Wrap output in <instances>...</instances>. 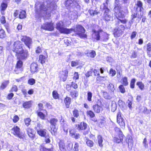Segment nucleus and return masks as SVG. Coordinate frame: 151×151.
<instances>
[{"instance_id":"obj_1","label":"nucleus","mask_w":151,"mask_h":151,"mask_svg":"<svg viewBox=\"0 0 151 151\" xmlns=\"http://www.w3.org/2000/svg\"><path fill=\"white\" fill-rule=\"evenodd\" d=\"M24 44L20 41L17 40L14 42L12 47V50L15 53V56L18 60L16 65L14 71L18 74L19 69L22 68L23 62L22 60H26L29 56V52L27 49H24Z\"/></svg>"},{"instance_id":"obj_2","label":"nucleus","mask_w":151,"mask_h":151,"mask_svg":"<svg viewBox=\"0 0 151 151\" xmlns=\"http://www.w3.org/2000/svg\"><path fill=\"white\" fill-rule=\"evenodd\" d=\"M114 14L115 17L118 20V22L119 23V22L123 24H126L127 20L124 19L125 16L123 13V10H122V6L118 4H116L114 8Z\"/></svg>"},{"instance_id":"obj_3","label":"nucleus","mask_w":151,"mask_h":151,"mask_svg":"<svg viewBox=\"0 0 151 151\" xmlns=\"http://www.w3.org/2000/svg\"><path fill=\"white\" fill-rule=\"evenodd\" d=\"M69 31V34L73 31L75 33V36H78L81 38H87V35L85 33L86 30L81 24L76 25L75 27L70 29Z\"/></svg>"},{"instance_id":"obj_4","label":"nucleus","mask_w":151,"mask_h":151,"mask_svg":"<svg viewBox=\"0 0 151 151\" xmlns=\"http://www.w3.org/2000/svg\"><path fill=\"white\" fill-rule=\"evenodd\" d=\"M58 121L57 118H53L50 119L49 121L51 125L49 131L53 135H55L57 133L58 128L56 126Z\"/></svg>"},{"instance_id":"obj_5","label":"nucleus","mask_w":151,"mask_h":151,"mask_svg":"<svg viewBox=\"0 0 151 151\" xmlns=\"http://www.w3.org/2000/svg\"><path fill=\"white\" fill-rule=\"evenodd\" d=\"M11 133L15 136L20 139L25 138L26 137L25 133L21 131L20 128L17 126L14 125L11 129Z\"/></svg>"},{"instance_id":"obj_6","label":"nucleus","mask_w":151,"mask_h":151,"mask_svg":"<svg viewBox=\"0 0 151 151\" xmlns=\"http://www.w3.org/2000/svg\"><path fill=\"white\" fill-rule=\"evenodd\" d=\"M114 129L117 134L114 137L113 142L116 143H119L123 141L124 135L120 128L116 127L114 128Z\"/></svg>"},{"instance_id":"obj_7","label":"nucleus","mask_w":151,"mask_h":151,"mask_svg":"<svg viewBox=\"0 0 151 151\" xmlns=\"http://www.w3.org/2000/svg\"><path fill=\"white\" fill-rule=\"evenodd\" d=\"M56 28L61 33L69 34L70 29L65 27L63 21H60L57 22L56 23Z\"/></svg>"},{"instance_id":"obj_8","label":"nucleus","mask_w":151,"mask_h":151,"mask_svg":"<svg viewBox=\"0 0 151 151\" xmlns=\"http://www.w3.org/2000/svg\"><path fill=\"white\" fill-rule=\"evenodd\" d=\"M68 70L67 69H65L60 71L58 78L60 82H64L66 81L68 77Z\"/></svg>"},{"instance_id":"obj_9","label":"nucleus","mask_w":151,"mask_h":151,"mask_svg":"<svg viewBox=\"0 0 151 151\" xmlns=\"http://www.w3.org/2000/svg\"><path fill=\"white\" fill-rule=\"evenodd\" d=\"M14 16L22 19L26 18L27 15L25 11L22 9L15 10L13 13Z\"/></svg>"},{"instance_id":"obj_10","label":"nucleus","mask_w":151,"mask_h":151,"mask_svg":"<svg viewBox=\"0 0 151 151\" xmlns=\"http://www.w3.org/2000/svg\"><path fill=\"white\" fill-rule=\"evenodd\" d=\"M41 28L50 31H52L54 29V24L52 21L44 23L41 26Z\"/></svg>"},{"instance_id":"obj_11","label":"nucleus","mask_w":151,"mask_h":151,"mask_svg":"<svg viewBox=\"0 0 151 151\" xmlns=\"http://www.w3.org/2000/svg\"><path fill=\"white\" fill-rule=\"evenodd\" d=\"M116 121L121 128H124L125 126V121L122 117V113L120 111H118L117 114Z\"/></svg>"},{"instance_id":"obj_12","label":"nucleus","mask_w":151,"mask_h":151,"mask_svg":"<svg viewBox=\"0 0 151 151\" xmlns=\"http://www.w3.org/2000/svg\"><path fill=\"white\" fill-rule=\"evenodd\" d=\"M101 103V101L98 99L97 100L96 103L93 105L92 108L94 112L99 113L102 110Z\"/></svg>"},{"instance_id":"obj_13","label":"nucleus","mask_w":151,"mask_h":151,"mask_svg":"<svg viewBox=\"0 0 151 151\" xmlns=\"http://www.w3.org/2000/svg\"><path fill=\"white\" fill-rule=\"evenodd\" d=\"M21 40L28 48H30L32 42V39L30 37L26 36H23Z\"/></svg>"},{"instance_id":"obj_14","label":"nucleus","mask_w":151,"mask_h":151,"mask_svg":"<svg viewBox=\"0 0 151 151\" xmlns=\"http://www.w3.org/2000/svg\"><path fill=\"white\" fill-rule=\"evenodd\" d=\"M103 9L105 10L103 16L104 19L106 21L110 20L111 19V16L109 14V13L110 12V9L107 6L105 5L103 7Z\"/></svg>"},{"instance_id":"obj_15","label":"nucleus","mask_w":151,"mask_h":151,"mask_svg":"<svg viewBox=\"0 0 151 151\" xmlns=\"http://www.w3.org/2000/svg\"><path fill=\"white\" fill-rule=\"evenodd\" d=\"M27 134L28 136L32 140L36 139V133L33 129L28 127L26 129Z\"/></svg>"},{"instance_id":"obj_16","label":"nucleus","mask_w":151,"mask_h":151,"mask_svg":"<svg viewBox=\"0 0 151 151\" xmlns=\"http://www.w3.org/2000/svg\"><path fill=\"white\" fill-rule=\"evenodd\" d=\"M126 142L127 144L128 148L132 150L134 146V141L131 135L127 136L126 139Z\"/></svg>"},{"instance_id":"obj_17","label":"nucleus","mask_w":151,"mask_h":151,"mask_svg":"<svg viewBox=\"0 0 151 151\" xmlns=\"http://www.w3.org/2000/svg\"><path fill=\"white\" fill-rule=\"evenodd\" d=\"M87 124L84 122H80L79 124L75 125L77 129L79 131L85 130L87 128Z\"/></svg>"},{"instance_id":"obj_18","label":"nucleus","mask_w":151,"mask_h":151,"mask_svg":"<svg viewBox=\"0 0 151 151\" xmlns=\"http://www.w3.org/2000/svg\"><path fill=\"white\" fill-rule=\"evenodd\" d=\"M39 69L38 65L36 63H31L30 66V70L32 73L38 71Z\"/></svg>"},{"instance_id":"obj_19","label":"nucleus","mask_w":151,"mask_h":151,"mask_svg":"<svg viewBox=\"0 0 151 151\" xmlns=\"http://www.w3.org/2000/svg\"><path fill=\"white\" fill-rule=\"evenodd\" d=\"M72 113L73 116L71 117V119L72 122L73 123H74L75 122V117L77 118L79 116V111L77 108H75L73 110Z\"/></svg>"},{"instance_id":"obj_20","label":"nucleus","mask_w":151,"mask_h":151,"mask_svg":"<svg viewBox=\"0 0 151 151\" xmlns=\"http://www.w3.org/2000/svg\"><path fill=\"white\" fill-rule=\"evenodd\" d=\"M122 31L121 29L119 28H115L113 29V35L115 37H118L122 35Z\"/></svg>"},{"instance_id":"obj_21","label":"nucleus","mask_w":151,"mask_h":151,"mask_svg":"<svg viewBox=\"0 0 151 151\" xmlns=\"http://www.w3.org/2000/svg\"><path fill=\"white\" fill-rule=\"evenodd\" d=\"M63 102L65 108L68 109L70 108L71 102V99L70 97L66 96L64 98Z\"/></svg>"},{"instance_id":"obj_22","label":"nucleus","mask_w":151,"mask_h":151,"mask_svg":"<svg viewBox=\"0 0 151 151\" xmlns=\"http://www.w3.org/2000/svg\"><path fill=\"white\" fill-rule=\"evenodd\" d=\"M71 87H72L73 88L76 89L78 88V86L77 83L73 81L71 82V84H66L65 88L67 91H69L71 90Z\"/></svg>"},{"instance_id":"obj_23","label":"nucleus","mask_w":151,"mask_h":151,"mask_svg":"<svg viewBox=\"0 0 151 151\" xmlns=\"http://www.w3.org/2000/svg\"><path fill=\"white\" fill-rule=\"evenodd\" d=\"M93 32V34L94 35V39L96 41L99 40L100 39V33L103 32V30L101 29L96 30H93L92 31Z\"/></svg>"},{"instance_id":"obj_24","label":"nucleus","mask_w":151,"mask_h":151,"mask_svg":"<svg viewBox=\"0 0 151 151\" xmlns=\"http://www.w3.org/2000/svg\"><path fill=\"white\" fill-rule=\"evenodd\" d=\"M8 6V4L6 2H2L1 3L0 6V11L1 15L5 14L4 11L6 10Z\"/></svg>"},{"instance_id":"obj_25","label":"nucleus","mask_w":151,"mask_h":151,"mask_svg":"<svg viewBox=\"0 0 151 151\" xmlns=\"http://www.w3.org/2000/svg\"><path fill=\"white\" fill-rule=\"evenodd\" d=\"M38 134L41 137H46L47 134V130L45 129H40L36 130Z\"/></svg>"},{"instance_id":"obj_26","label":"nucleus","mask_w":151,"mask_h":151,"mask_svg":"<svg viewBox=\"0 0 151 151\" xmlns=\"http://www.w3.org/2000/svg\"><path fill=\"white\" fill-rule=\"evenodd\" d=\"M69 133L70 135L76 139H77L80 138V134L79 133H76V132L74 129L70 130Z\"/></svg>"},{"instance_id":"obj_27","label":"nucleus","mask_w":151,"mask_h":151,"mask_svg":"<svg viewBox=\"0 0 151 151\" xmlns=\"http://www.w3.org/2000/svg\"><path fill=\"white\" fill-rule=\"evenodd\" d=\"M32 103L31 101H24L22 104V106L25 109H28L32 107Z\"/></svg>"},{"instance_id":"obj_28","label":"nucleus","mask_w":151,"mask_h":151,"mask_svg":"<svg viewBox=\"0 0 151 151\" xmlns=\"http://www.w3.org/2000/svg\"><path fill=\"white\" fill-rule=\"evenodd\" d=\"M45 55H40L39 56V61H40V62L42 64L44 63H45L46 58L47 57V52L45 51Z\"/></svg>"},{"instance_id":"obj_29","label":"nucleus","mask_w":151,"mask_h":151,"mask_svg":"<svg viewBox=\"0 0 151 151\" xmlns=\"http://www.w3.org/2000/svg\"><path fill=\"white\" fill-rule=\"evenodd\" d=\"M70 95L73 99L76 98L78 95V92L75 90H71L69 91Z\"/></svg>"},{"instance_id":"obj_30","label":"nucleus","mask_w":151,"mask_h":151,"mask_svg":"<svg viewBox=\"0 0 151 151\" xmlns=\"http://www.w3.org/2000/svg\"><path fill=\"white\" fill-rule=\"evenodd\" d=\"M98 143L99 146L100 147H103V138L102 136L100 134H99L97 136Z\"/></svg>"},{"instance_id":"obj_31","label":"nucleus","mask_w":151,"mask_h":151,"mask_svg":"<svg viewBox=\"0 0 151 151\" xmlns=\"http://www.w3.org/2000/svg\"><path fill=\"white\" fill-rule=\"evenodd\" d=\"M86 144L87 146L91 147L94 146V142L92 140L90 139L88 137H86Z\"/></svg>"},{"instance_id":"obj_32","label":"nucleus","mask_w":151,"mask_h":151,"mask_svg":"<svg viewBox=\"0 0 151 151\" xmlns=\"http://www.w3.org/2000/svg\"><path fill=\"white\" fill-rule=\"evenodd\" d=\"M9 83V80H5L1 83L0 86V89L1 90H3L6 88L8 84Z\"/></svg>"},{"instance_id":"obj_33","label":"nucleus","mask_w":151,"mask_h":151,"mask_svg":"<svg viewBox=\"0 0 151 151\" xmlns=\"http://www.w3.org/2000/svg\"><path fill=\"white\" fill-rule=\"evenodd\" d=\"M37 116L42 120H45V115L41 111L37 110L36 112Z\"/></svg>"},{"instance_id":"obj_34","label":"nucleus","mask_w":151,"mask_h":151,"mask_svg":"<svg viewBox=\"0 0 151 151\" xmlns=\"http://www.w3.org/2000/svg\"><path fill=\"white\" fill-rule=\"evenodd\" d=\"M53 146L49 148H47L42 145L40 146V151H53Z\"/></svg>"},{"instance_id":"obj_35","label":"nucleus","mask_w":151,"mask_h":151,"mask_svg":"<svg viewBox=\"0 0 151 151\" xmlns=\"http://www.w3.org/2000/svg\"><path fill=\"white\" fill-rule=\"evenodd\" d=\"M86 54L88 57L91 58H94L96 56V52L94 50H92L90 52H87Z\"/></svg>"},{"instance_id":"obj_36","label":"nucleus","mask_w":151,"mask_h":151,"mask_svg":"<svg viewBox=\"0 0 151 151\" xmlns=\"http://www.w3.org/2000/svg\"><path fill=\"white\" fill-rule=\"evenodd\" d=\"M73 1L72 0H67L65 3V5L66 7L70 8L73 6Z\"/></svg>"},{"instance_id":"obj_37","label":"nucleus","mask_w":151,"mask_h":151,"mask_svg":"<svg viewBox=\"0 0 151 151\" xmlns=\"http://www.w3.org/2000/svg\"><path fill=\"white\" fill-rule=\"evenodd\" d=\"M6 37V34L5 31L2 28H0V38L4 39Z\"/></svg>"},{"instance_id":"obj_38","label":"nucleus","mask_w":151,"mask_h":151,"mask_svg":"<svg viewBox=\"0 0 151 151\" xmlns=\"http://www.w3.org/2000/svg\"><path fill=\"white\" fill-rule=\"evenodd\" d=\"M52 95L53 98L55 99H59L60 98L59 95L56 90H53Z\"/></svg>"},{"instance_id":"obj_39","label":"nucleus","mask_w":151,"mask_h":151,"mask_svg":"<svg viewBox=\"0 0 151 151\" xmlns=\"http://www.w3.org/2000/svg\"><path fill=\"white\" fill-rule=\"evenodd\" d=\"M135 5L137 6V9L139 8V11H141L142 9H143V8L142 7L143 4L142 2L141 1L138 0L137 1V3Z\"/></svg>"},{"instance_id":"obj_40","label":"nucleus","mask_w":151,"mask_h":151,"mask_svg":"<svg viewBox=\"0 0 151 151\" xmlns=\"http://www.w3.org/2000/svg\"><path fill=\"white\" fill-rule=\"evenodd\" d=\"M136 85L141 90H143L144 89L145 85L142 81H139L137 82L136 83Z\"/></svg>"},{"instance_id":"obj_41","label":"nucleus","mask_w":151,"mask_h":151,"mask_svg":"<svg viewBox=\"0 0 151 151\" xmlns=\"http://www.w3.org/2000/svg\"><path fill=\"white\" fill-rule=\"evenodd\" d=\"M40 11V12L44 11L46 12V14H47V9L46 8L45 6L43 3L41 4L39 6Z\"/></svg>"},{"instance_id":"obj_42","label":"nucleus","mask_w":151,"mask_h":151,"mask_svg":"<svg viewBox=\"0 0 151 151\" xmlns=\"http://www.w3.org/2000/svg\"><path fill=\"white\" fill-rule=\"evenodd\" d=\"M121 83L122 85L124 86H127L128 84L127 78V77H123L121 80Z\"/></svg>"},{"instance_id":"obj_43","label":"nucleus","mask_w":151,"mask_h":151,"mask_svg":"<svg viewBox=\"0 0 151 151\" xmlns=\"http://www.w3.org/2000/svg\"><path fill=\"white\" fill-rule=\"evenodd\" d=\"M101 93L104 98L106 99H110L111 98L108 92L106 91H102Z\"/></svg>"},{"instance_id":"obj_44","label":"nucleus","mask_w":151,"mask_h":151,"mask_svg":"<svg viewBox=\"0 0 151 151\" xmlns=\"http://www.w3.org/2000/svg\"><path fill=\"white\" fill-rule=\"evenodd\" d=\"M86 114L88 116L91 118H93L95 116L94 112L91 110L87 111L86 112Z\"/></svg>"},{"instance_id":"obj_45","label":"nucleus","mask_w":151,"mask_h":151,"mask_svg":"<svg viewBox=\"0 0 151 151\" xmlns=\"http://www.w3.org/2000/svg\"><path fill=\"white\" fill-rule=\"evenodd\" d=\"M31 121V119L30 118H26L24 120L25 125L27 127L30 124Z\"/></svg>"},{"instance_id":"obj_46","label":"nucleus","mask_w":151,"mask_h":151,"mask_svg":"<svg viewBox=\"0 0 151 151\" xmlns=\"http://www.w3.org/2000/svg\"><path fill=\"white\" fill-rule=\"evenodd\" d=\"M146 52L147 54L151 52V42H149L146 45Z\"/></svg>"},{"instance_id":"obj_47","label":"nucleus","mask_w":151,"mask_h":151,"mask_svg":"<svg viewBox=\"0 0 151 151\" xmlns=\"http://www.w3.org/2000/svg\"><path fill=\"white\" fill-rule=\"evenodd\" d=\"M108 90L111 92H114L115 90L114 85L112 83H110L108 86Z\"/></svg>"},{"instance_id":"obj_48","label":"nucleus","mask_w":151,"mask_h":151,"mask_svg":"<svg viewBox=\"0 0 151 151\" xmlns=\"http://www.w3.org/2000/svg\"><path fill=\"white\" fill-rule=\"evenodd\" d=\"M105 78V76H101L100 75L99 76L96 78V82L97 83L101 82L104 81V79Z\"/></svg>"},{"instance_id":"obj_49","label":"nucleus","mask_w":151,"mask_h":151,"mask_svg":"<svg viewBox=\"0 0 151 151\" xmlns=\"http://www.w3.org/2000/svg\"><path fill=\"white\" fill-rule=\"evenodd\" d=\"M92 93L91 91H88L87 93V100L89 101H91L92 100Z\"/></svg>"},{"instance_id":"obj_50","label":"nucleus","mask_w":151,"mask_h":151,"mask_svg":"<svg viewBox=\"0 0 151 151\" xmlns=\"http://www.w3.org/2000/svg\"><path fill=\"white\" fill-rule=\"evenodd\" d=\"M137 16L138 13L137 11H135L134 12L132 11V14L131 15L132 20H133L134 19L137 17Z\"/></svg>"},{"instance_id":"obj_51","label":"nucleus","mask_w":151,"mask_h":151,"mask_svg":"<svg viewBox=\"0 0 151 151\" xmlns=\"http://www.w3.org/2000/svg\"><path fill=\"white\" fill-rule=\"evenodd\" d=\"M88 12L90 15L92 16L97 15L99 13V12H97L96 10H93L92 9H90L88 11Z\"/></svg>"},{"instance_id":"obj_52","label":"nucleus","mask_w":151,"mask_h":151,"mask_svg":"<svg viewBox=\"0 0 151 151\" xmlns=\"http://www.w3.org/2000/svg\"><path fill=\"white\" fill-rule=\"evenodd\" d=\"M71 40L70 38H66L64 39V42L67 46H70L71 45Z\"/></svg>"},{"instance_id":"obj_53","label":"nucleus","mask_w":151,"mask_h":151,"mask_svg":"<svg viewBox=\"0 0 151 151\" xmlns=\"http://www.w3.org/2000/svg\"><path fill=\"white\" fill-rule=\"evenodd\" d=\"M118 88L119 92L122 93H124L126 91L124 87V85H120L119 86Z\"/></svg>"},{"instance_id":"obj_54","label":"nucleus","mask_w":151,"mask_h":151,"mask_svg":"<svg viewBox=\"0 0 151 151\" xmlns=\"http://www.w3.org/2000/svg\"><path fill=\"white\" fill-rule=\"evenodd\" d=\"M136 81V79L134 78H133L131 79L130 84V88L133 89L135 87V83Z\"/></svg>"},{"instance_id":"obj_55","label":"nucleus","mask_w":151,"mask_h":151,"mask_svg":"<svg viewBox=\"0 0 151 151\" xmlns=\"http://www.w3.org/2000/svg\"><path fill=\"white\" fill-rule=\"evenodd\" d=\"M35 83V80L33 78H31L28 79V83L30 85H32Z\"/></svg>"},{"instance_id":"obj_56","label":"nucleus","mask_w":151,"mask_h":151,"mask_svg":"<svg viewBox=\"0 0 151 151\" xmlns=\"http://www.w3.org/2000/svg\"><path fill=\"white\" fill-rule=\"evenodd\" d=\"M19 116L18 115H15L14 116L12 121L14 123H16L19 121Z\"/></svg>"},{"instance_id":"obj_57","label":"nucleus","mask_w":151,"mask_h":151,"mask_svg":"<svg viewBox=\"0 0 151 151\" xmlns=\"http://www.w3.org/2000/svg\"><path fill=\"white\" fill-rule=\"evenodd\" d=\"M38 106L39 108V111H41L42 110H44L46 111V110H43V109L44 108V106L42 103H39L38 104Z\"/></svg>"},{"instance_id":"obj_58","label":"nucleus","mask_w":151,"mask_h":151,"mask_svg":"<svg viewBox=\"0 0 151 151\" xmlns=\"http://www.w3.org/2000/svg\"><path fill=\"white\" fill-rule=\"evenodd\" d=\"M43 49L40 46H38L35 50V52L37 54H39L42 52Z\"/></svg>"},{"instance_id":"obj_59","label":"nucleus","mask_w":151,"mask_h":151,"mask_svg":"<svg viewBox=\"0 0 151 151\" xmlns=\"http://www.w3.org/2000/svg\"><path fill=\"white\" fill-rule=\"evenodd\" d=\"M0 22L2 24H4L6 23V20L4 16H3L0 18Z\"/></svg>"},{"instance_id":"obj_60","label":"nucleus","mask_w":151,"mask_h":151,"mask_svg":"<svg viewBox=\"0 0 151 151\" xmlns=\"http://www.w3.org/2000/svg\"><path fill=\"white\" fill-rule=\"evenodd\" d=\"M73 78L75 80H77L79 79V75L78 72H74Z\"/></svg>"},{"instance_id":"obj_61","label":"nucleus","mask_w":151,"mask_h":151,"mask_svg":"<svg viewBox=\"0 0 151 151\" xmlns=\"http://www.w3.org/2000/svg\"><path fill=\"white\" fill-rule=\"evenodd\" d=\"M93 73L94 76H98L100 75L98 69H94L93 70Z\"/></svg>"},{"instance_id":"obj_62","label":"nucleus","mask_w":151,"mask_h":151,"mask_svg":"<svg viewBox=\"0 0 151 151\" xmlns=\"http://www.w3.org/2000/svg\"><path fill=\"white\" fill-rule=\"evenodd\" d=\"M79 143L77 142H76L74 147V150L75 151H79Z\"/></svg>"},{"instance_id":"obj_63","label":"nucleus","mask_w":151,"mask_h":151,"mask_svg":"<svg viewBox=\"0 0 151 151\" xmlns=\"http://www.w3.org/2000/svg\"><path fill=\"white\" fill-rule=\"evenodd\" d=\"M116 71L113 69L112 68H111L109 70V73L111 74V76H114L116 74Z\"/></svg>"},{"instance_id":"obj_64","label":"nucleus","mask_w":151,"mask_h":151,"mask_svg":"<svg viewBox=\"0 0 151 151\" xmlns=\"http://www.w3.org/2000/svg\"><path fill=\"white\" fill-rule=\"evenodd\" d=\"M79 62L78 61H72L71 62V66L72 67H74L79 64Z\"/></svg>"}]
</instances>
